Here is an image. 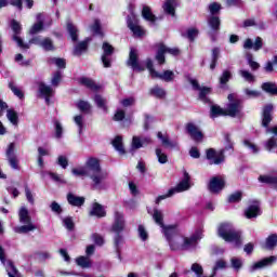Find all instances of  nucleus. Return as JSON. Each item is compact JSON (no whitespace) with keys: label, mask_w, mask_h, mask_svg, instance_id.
Segmentation results:
<instances>
[{"label":"nucleus","mask_w":277,"mask_h":277,"mask_svg":"<svg viewBox=\"0 0 277 277\" xmlns=\"http://www.w3.org/2000/svg\"><path fill=\"white\" fill-rule=\"evenodd\" d=\"M8 160L13 170H21V167L18 166V158L16 156H11Z\"/></svg>","instance_id":"774afa93"},{"label":"nucleus","mask_w":277,"mask_h":277,"mask_svg":"<svg viewBox=\"0 0 277 277\" xmlns=\"http://www.w3.org/2000/svg\"><path fill=\"white\" fill-rule=\"evenodd\" d=\"M157 137L161 141V144L164 148H175L176 150H179V142L170 141V137H168V135H163L162 132H158Z\"/></svg>","instance_id":"aec40b11"},{"label":"nucleus","mask_w":277,"mask_h":277,"mask_svg":"<svg viewBox=\"0 0 277 277\" xmlns=\"http://www.w3.org/2000/svg\"><path fill=\"white\" fill-rule=\"evenodd\" d=\"M94 103L96 104L98 109H103L105 113L109 111V108L107 107V98L103 97V95L95 94Z\"/></svg>","instance_id":"2f4dec72"},{"label":"nucleus","mask_w":277,"mask_h":277,"mask_svg":"<svg viewBox=\"0 0 277 277\" xmlns=\"http://www.w3.org/2000/svg\"><path fill=\"white\" fill-rule=\"evenodd\" d=\"M186 133L190 135L194 142H202V140H205V134H202V131H199L197 126L192 122L186 123Z\"/></svg>","instance_id":"4468645a"},{"label":"nucleus","mask_w":277,"mask_h":277,"mask_svg":"<svg viewBox=\"0 0 277 277\" xmlns=\"http://www.w3.org/2000/svg\"><path fill=\"white\" fill-rule=\"evenodd\" d=\"M276 256L275 255H271L268 258H264L258 262H255L252 266H251V272H256V269H263V267H269V265H274V263H276Z\"/></svg>","instance_id":"dca6fc26"},{"label":"nucleus","mask_w":277,"mask_h":277,"mask_svg":"<svg viewBox=\"0 0 277 277\" xmlns=\"http://www.w3.org/2000/svg\"><path fill=\"white\" fill-rule=\"evenodd\" d=\"M208 25L210 27V31L208 32L209 38L211 39V42L217 41V34H220V27L222 26V21L220 17L212 15L208 19Z\"/></svg>","instance_id":"9d476101"},{"label":"nucleus","mask_w":277,"mask_h":277,"mask_svg":"<svg viewBox=\"0 0 277 277\" xmlns=\"http://www.w3.org/2000/svg\"><path fill=\"white\" fill-rule=\"evenodd\" d=\"M6 118L11 122V124H14V127L18 126V113H16V110L8 109Z\"/></svg>","instance_id":"c03bdc74"},{"label":"nucleus","mask_w":277,"mask_h":277,"mask_svg":"<svg viewBox=\"0 0 277 277\" xmlns=\"http://www.w3.org/2000/svg\"><path fill=\"white\" fill-rule=\"evenodd\" d=\"M200 35L198 28L193 27L186 30V34H182L183 38H187L189 42H196V38Z\"/></svg>","instance_id":"473e14b6"},{"label":"nucleus","mask_w":277,"mask_h":277,"mask_svg":"<svg viewBox=\"0 0 277 277\" xmlns=\"http://www.w3.org/2000/svg\"><path fill=\"white\" fill-rule=\"evenodd\" d=\"M175 77L176 76L174 75V71L167 69V70H163L161 74L158 71L155 79H160L166 83H171V81H174Z\"/></svg>","instance_id":"bb28decb"},{"label":"nucleus","mask_w":277,"mask_h":277,"mask_svg":"<svg viewBox=\"0 0 277 277\" xmlns=\"http://www.w3.org/2000/svg\"><path fill=\"white\" fill-rule=\"evenodd\" d=\"M198 239H202V232L196 230L195 234L190 237L184 238L183 248H189V246H196Z\"/></svg>","instance_id":"5701e85b"},{"label":"nucleus","mask_w":277,"mask_h":277,"mask_svg":"<svg viewBox=\"0 0 277 277\" xmlns=\"http://www.w3.org/2000/svg\"><path fill=\"white\" fill-rule=\"evenodd\" d=\"M126 226L127 222L124 221V214H122L121 212H115V221L111 224L110 233L115 234L114 246L118 254H120V246L124 243V236L122 235V233H124Z\"/></svg>","instance_id":"f03ea898"},{"label":"nucleus","mask_w":277,"mask_h":277,"mask_svg":"<svg viewBox=\"0 0 277 277\" xmlns=\"http://www.w3.org/2000/svg\"><path fill=\"white\" fill-rule=\"evenodd\" d=\"M199 101L203 102L205 105H211L213 102H211V98H209V94L213 92V89L211 87H201L199 90Z\"/></svg>","instance_id":"412c9836"},{"label":"nucleus","mask_w":277,"mask_h":277,"mask_svg":"<svg viewBox=\"0 0 277 277\" xmlns=\"http://www.w3.org/2000/svg\"><path fill=\"white\" fill-rule=\"evenodd\" d=\"M232 267L236 269V272H239L241 267H243V262H241L238 258H232L230 260Z\"/></svg>","instance_id":"0e129e2a"},{"label":"nucleus","mask_w":277,"mask_h":277,"mask_svg":"<svg viewBox=\"0 0 277 277\" xmlns=\"http://www.w3.org/2000/svg\"><path fill=\"white\" fill-rule=\"evenodd\" d=\"M67 202L71 207H83V205H85V198L75 196V194H72V193H68L67 194Z\"/></svg>","instance_id":"4be33fe9"},{"label":"nucleus","mask_w":277,"mask_h":277,"mask_svg":"<svg viewBox=\"0 0 277 277\" xmlns=\"http://www.w3.org/2000/svg\"><path fill=\"white\" fill-rule=\"evenodd\" d=\"M67 31L72 40V42H77L79 40V29H77V26L72 24V22L67 23Z\"/></svg>","instance_id":"72a5a7b5"},{"label":"nucleus","mask_w":277,"mask_h":277,"mask_svg":"<svg viewBox=\"0 0 277 277\" xmlns=\"http://www.w3.org/2000/svg\"><path fill=\"white\" fill-rule=\"evenodd\" d=\"M10 27L13 31V36H21V32L23 31V26L18 23V21L12 19L10 23Z\"/></svg>","instance_id":"09e8293b"},{"label":"nucleus","mask_w":277,"mask_h":277,"mask_svg":"<svg viewBox=\"0 0 277 277\" xmlns=\"http://www.w3.org/2000/svg\"><path fill=\"white\" fill-rule=\"evenodd\" d=\"M137 230L140 239L143 241H148V232H146V227H144V225H138Z\"/></svg>","instance_id":"e2e57ef3"},{"label":"nucleus","mask_w":277,"mask_h":277,"mask_svg":"<svg viewBox=\"0 0 277 277\" xmlns=\"http://www.w3.org/2000/svg\"><path fill=\"white\" fill-rule=\"evenodd\" d=\"M216 235L227 243H235L238 247L242 243L241 232L235 229L233 224L228 222H222L219 224Z\"/></svg>","instance_id":"f257e3e1"},{"label":"nucleus","mask_w":277,"mask_h":277,"mask_svg":"<svg viewBox=\"0 0 277 277\" xmlns=\"http://www.w3.org/2000/svg\"><path fill=\"white\" fill-rule=\"evenodd\" d=\"M8 276L9 277H16L18 276V269L16 268V266L14 265V262H12V260L8 261Z\"/></svg>","instance_id":"603ef678"},{"label":"nucleus","mask_w":277,"mask_h":277,"mask_svg":"<svg viewBox=\"0 0 277 277\" xmlns=\"http://www.w3.org/2000/svg\"><path fill=\"white\" fill-rule=\"evenodd\" d=\"M220 10H222V4L217 2H212L209 4V12L212 14V16H215V14H219Z\"/></svg>","instance_id":"052dcab7"},{"label":"nucleus","mask_w":277,"mask_h":277,"mask_svg":"<svg viewBox=\"0 0 277 277\" xmlns=\"http://www.w3.org/2000/svg\"><path fill=\"white\" fill-rule=\"evenodd\" d=\"M156 156L158 158V161L162 164L168 161V155L163 154L161 148H156Z\"/></svg>","instance_id":"69168bd1"},{"label":"nucleus","mask_w":277,"mask_h":277,"mask_svg":"<svg viewBox=\"0 0 277 277\" xmlns=\"http://www.w3.org/2000/svg\"><path fill=\"white\" fill-rule=\"evenodd\" d=\"M261 213V201L259 200L253 201V203L248 206V208L245 210V216L247 217V220L259 217Z\"/></svg>","instance_id":"ddd939ff"},{"label":"nucleus","mask_w":277,"mask_h":277,"mask_svg":"<svg viewBox=\"0 0 277 277\" xmlns=\"http://www.w3.org/2000/svg\"><path fill=\"white\" fill-rule=\"evenodd\" d=\"M243 49H253V51H261V49H263V38L256 37L255 41H252V39L250 38L246 39L243 42Z\"/></svg>","instance_id":"a211bd4d"},{"label":"nucleus","mask_w":277,"mask_h":277,"mask_svg":"<svg viewBox=\"0 0 277 277\" xmlns=\"http://www.w3.org/2000/svg\"><path fill=\"white\" fill-rule=\"evenodd\" d=\"M102 56H101V61L102 64L105 68H111V55H114L116 49L114 48V45H111L109 42L104 41L102 44Z\"/></svg>","instance_id":"1a4fd4ad"},{"label":"nucleus","mask_w":277,"mask_h":277,"mask_svg":"<svg viewBox=\"0 0 277 277\" xmlns=\"http://www.w3.org/2000/svg\"><path fill=\"white\" fill-rule=\"evenodd\" d=\"M124 118H127V113L123 109H117L113 117V120L115 122H122Z\"/></svg>","instance_id":"bf43d9fd"},{"label":"nucleus","mask_w":277,"mask_h":277,"mask_svg":"<svg viewBox=\"0 0 277 277\" xmlns=\"http://www.w3.org/2000/svg\"><path fill=\"white\" fill-rule=\"evenodd\" d=\"M259 181L260 183H265L266 185H277V176L260 175Z\"/></svg>","instance_id":"de8ad7c7"},{"label":"nucleus","mask_w":277,"mask_h":277,"mask_svg":"<svg viewBox=\"0 0 277 277\" xmlns=\"http://www.w3.org/2000/svg\"><path fill=\"white\" fill-rule=\"evenodd\" d=\"M77 109L81 111L82 114H90V109H92V105H90L88 102L80 100L76 104Z\"/></svg>","instance_id":"a18cd8bd"},{"label":"nucleus","mask_w":277,"mask_h":277,"mask_svg":"<svg viewBox=\"0 0 277 277\" xmlns=\"http://www.w3.org/2000/svg\"><path fill=\"white\" fill-rule=\"evenodd\" d=\"M43 30H44V22L39 21L30 27L29 34L30 36H36V34H40V31H43Z\"/></svg>","instance_id":"49530a36"},{"label":"nucleus","mask_w":277,"mask_h":277,"mask_svg":"<svg viewBox=\"0 0 277 277\" xmlns=\"http://www.w3.org/2000/svg\"><path fill=\"white\" fill-rule=\"evenodd\" d=\"M261 120V127L266 129L267 133L277 135V126L269 128V124L274 121V104L268 103L262 107Z\"/></svg>","instance_id":"39448f33"},{"label":"nucleus","mask_w":277,"mask_h":277,"mask_svg":"<svg viewBox=\"0 0 277 277\" xmlns=\"http://www.w3.org/2000/svg\"><path fill=\"white\" fill-rule=\"evenodd\" d=\"M148 144H153V138L148 136H144V137L133 136L131 148L132 150H140V148H144V146H148Z\"/></svg>","instance_id":"2eb2a0df"},{"label":"nucleus","mask_w":277,"mask_h":277,"mask_svg":"<svg viewBox=\"0 0 277 277\" xmlns=\"http://www.w3.org/2000/svg\"><path fill=\"white\" fill-rule=\"evenodd\" d=\"M226 187V180L222 176H212L208 183V192L210 194H222L224 192V188Z\"/></svg>","instance_id":"6e6552de"},{"label":"nucleus","mask_w":277,"mask_h":277,"mask_svg":"<svg viewBox=\"0 0 277 277\" xmlns=\"http://www.w3.org/2000/svg\"><path fill=\"white\" fill-rule=\"evenodd\" d=\"M19 222L22 225L19 227H16L15 233H18L19 235H27V233H31V230H36V225H34V223H31V216L29 215V210H27V208L22 207L19 209Z\"/></svg>","instance_id":"423d86ee"},{"label":"nucleus","mask_w":277,"mask_h":277,"mask_svg":"<svg viewBox=\"0 0 277 277\" xmlns=\"http://www.w3.org/2000/svg\"><path fill=\"white\" fill-rule=\"evenodd\" d=\"M219 116H226V109L217 105H212L210 108V118H219Z\"/></svg>","instance_id":"4c0bfd02"},{"label":"nucleus","mask_w":277,"mask_h":277,"mask_svg":"<svg viewBox=\"0 0 277 277\" xmlns=\"http://www.w3.org/2000/svg\"><path fill=\"white\" fill-rule=\"evenodd\" d=\"M41 47L45 51H55V45L53 44V40H51V38H44L41 41Z\"/></svg>","instance_id":"864d4df0"},{"label":"nucleus","mask_w":277,"mask_h":277,"mask_svg":"<svg viewBox=\"0 0 277 277\" xmlns=\"http://www.w3.org/2000/svg\"><path fill=\"white\" fill-rule=\"evenodd\" d=\"M176 193H179V190H176L175 187L170 188L166 195H159L156 198V205H159V202H161V200H166V198H170V197L174 196V194H176Z\"/></svg>","instance_id":"5fc2aeb1"},{"label":"nucleus","mask_w":277,"mask_h":277,"mask_svg":"<svg viewBox=\"0 0 277 277\" xmlns=\"http://www.w3.org/2000/svg\"><path fill=\"white\" fill-rule=\"evenodd\" d=\"M162 228V234L164 235L167 241H172L176 235H179V224L164 225Z\"/></svg>","instance_id":"f3484780"},{"label":"nucleus","mask_w":277,"mask_h":277,"mask_svg":"<svg viewBox=\"0 0 277 277\" xmlns=\"http://www.w3.org/2000/svg\"><path fill=\"white\" fill-rule=\"evenodd\" d=\"M263 92L271 94V96H277V84L276 82H264L262 83Z\"/></svg>","instance_id":"7c9ffc66"},{"label":"nucleus","mask_w":277,"mask_h":277,"mask_svg":"<svg viewBox=\"0 0 277 277\" xmlns=\"http://www.w3.org/2000/svg\"><path fill=\"white\" fill-rule=\"evenodd\" d=\"M91 31L94 36H100V38H105V32H103V26H101V21L95 19L91 26Z\"/></svg>","instance_id":"c9c22d12"},{"label":"nucleus","mask_w":277,"mask_h":277,"mask_svg":"<svg viewBox=\"0 0 277 277\" xmlns=\"http://www.w3.org/2000/svg\"><path fill=\"white\" fill-rule=\"evenodd\" d=\"M90 215H93L95 217H106L107 216V211H105V208H103V205H101L98 202H94L92 205Z\"/></svg>","instance_id":"b1692460"},{"label":"nucleus","mask_w":277,"mask_h":277,"mask_svg":"<svg viewBox=\"0 0 277 277\" xmlns=\"http://www.w3.org/2000/svg\"><path fill=\"white\" fill-rule=\"evenodd\" d=\"M277 246V234H271L265 241L266 250H274Z\"/></svg>","instance_id":"37998d69"},{"label":"nucleus","mask_w":277,"mask_h":277,"mask_svg":"<svg viewBox=\"0 0 277 277\" xmlns=\"http://www.w3.org/2000/svg\"><path fill=\"white\" fill-rule=\"evenodd\" d=\"M9 88L13 92V94L17 96V98H25V93H23L21 89L14 85V82H10Z\"/></svg>","instance_id":"13d9d810"},{"label":"nucleus","mask_w":277,"mask_h":277,"mask_svg":"<svg viewBox=\"0 0 277 277\" xmlns=\"http://www.w3.org/2000/svg\"><path fill=\"white\" fill-rule=\"evenodd\" d=\"M153 220L157 226H160V228L166 226V223L163 222V212L160 210L154 209Z\"/></svg>","instance_id":"e433bc0d"},{"label":"nucleus","mask_w":277,"mask_h":277,"mask_svg":"<svg viewBox=\"0 0 277 277\" xmlns=\"http://www.w3.org/2000/svg\"><path fill=\"white\" fill-rule=\"evenodd\" d=\"M225 140V148L216 151L214 148H209L206 150V159L208 161H213L214 166H220L226 161V150H235V146L233 141L230 140V134L226 133L224 136Z\"/></svg>","instance_id":"7ed1b4c3"},{"label":"nucleus","mask_w":277,"mask_h":277,"mask_svg":"<svg viewBox=\"0 0 277 277\" xmlns=\"http://www.w3.org/2000/svg\"><path fill=\"white\" fill-rule=\"evenodd\" d=\"M39 92L41 96H51L53 94V89L49 85H45L44 82H40Z\"/></svg>","instance_id":"3c124183"},{"label":"nucleus","mask_w":277,"mask_h":277,"mask_svg":"<svg viewBox=\"0 0 277 277\" xmlns=\"http://www.w3.org/2000/svg\"><path fill=\"white\" fill-rule=\"evenodd\" d=\"M247 62L251 68V70H259L261 68V64L254 61V56L252 54H247Z\"/></svg>","instance_id":"6e6d98bb"},{"label":"nucleus","mask_w":277,"mask_h":277,"mask_svg":"<svg viewBox=\"0 0 277 277\" xmlns=\"http://www.w3.org/2000/svg\"><path fill=\"white\" fill-rule=\"evenodd\" d=\"M242 198H243V193L241 190H237L228 196L227 202L229 205H235L237 202H241Z\"/></svg>","instance_id":"ea45409f"},{"label":"nucleus","mask_w":277,"mask_h":277,"mask_svg":"<svg viewBox=\"0 0 277 277\" xmlns=\"http://www.w3.org/2000/svg\"><path fill=\"white\" fill-rule=\"evenodd\" d=\"M12 41L13 42H17V45L21 48V49H29V44L28 43H25L23 41V38H21L18 35H13L12 36Z\"/></svg>","instance_id":"680f3d73"},{"label":"nucleus","mask_w":277,"mask_h":277,"mask_svg":"<svg viewBox=\"0 0 277 277\" xmlns=\"http://www.w3.org/2000/svg\"><path fill=\"white\" fill-rule=\"evenodd\" d=\"M230 79H233V74L230 72V70L226 69L222 72L219 81L221 85H226V83H228Z\"/></svg>","instance_id":"8fccbe9b"},{"label":"nucleus","mask_w":277,"mask_h":277,"mask_svg":"<svg viewBox=\"0 0 277 277\" xmlns=\"http://www.w3.org/2000/svg\"><path fill=\"white\" fill-rule=\"evenodd\" d=\"M128 66L132 68V70L136 72H144L146 70V67L144 65L140 64V56L137 55V50L131 49L129 53L128 58Z\"/></svg>","instance_id":"9b49d317"},{"label":"nucleus","mask_w":277,"mask_h":277,"mask_svg":"<svg viewBox=\"0 0 277 277\" xmlns=\"http://www.w3.org/2000/svg\"><path fill=\"white\" fill-rule=\"evenodd\" d=\"M80 85H84V88H88L89 90H93V92H97V90H101V87L97 85L94 80L88 77H81L79 78Z\"/></svg>","instance_id":"a878e982"},{"label":"nucleus","mask_w":277,"mask_h":277,"mask_svg":"<svg viewBox=\"0 0 277 277\" xmlns=\"http://www.w3.org/2000/svg\"><path fill=\"white\" fill-rule=\"evenodd\" d=\"M146 68H147V70H149V75H150L151 79H156L157 74L159 71L155 70V66L153 64V60L151 58H147L146 60Z\"/></svg>","instance_id":"4d7b16f0"},{"label":"nucleus","mask_w":277,"mask_h":277,"mask_svg":"<svg viewBox=\"0 0 277 277\" xmlns=\"http://www.w3.org/2000/svg\"><path fill=\"white\" fill-rule=\"evenodd\" d=\"M150 96H155V98H166V90L161 89L159 85H155L149 90Z\"/></svg>","instance_id":"79ce46f5"},{"label":"nucleus","mask_w":277,"mask_h":277,"mask_svg":"<svg viewBox=\"0 0 277 277\" xmlns=\"http://www.w3.org/2000/svg\"><path fill=\"white\" fill-rule=\"evenodd\" d=\"M241 109H243V102L241 100H236L235 102L227 104L225 115L229 116V118H236V116L241 114Z\"/></svg>","instance_id":"f8f14e48"},{"label":"nucleus","mask_w":277,"mask_h":277,"mask_svg":"<svg viewBox=\"0 0 277 277\" xmlns=\"http://www.w3.org/2000/svg\"><path fill=\"white\" fill-rule=\"evenodd\" d=\"M162 8L168 16H176V0H167Z\"/></svg>","instance_id":"393cba45"},{"label":"nucleus","mask_w":277,"mask_h":277,"mask_svg":"<svg viewBox=\"0 0 277 277\" xmlns=\"http://www.w3.org/2000/svg\"><path fill=\"white\" fill-rule=\"evenodd\" d=\"M127 25L129 29L134 34V36H138V37L144 36V29H142L141 26L135 25L132 16H128Z\"/></svg>","instance_id":"cd10ccee"},{"label":"nucleus","mask_w":277,"mask_h":277,"mask_svg":"<svg viewBox=\"0 0 277 277\" xmlns=\"http://www.w3.org/2000/svg\"><path fill=\"white\" fill-rule=\"evenodd\" d=\"M166 53L179 57V55H181V50L179 48H168L163 42L158 43L155 60L159 66L166 64Z\"/></svg>","instance_id":"0eeeda50"},{"label":"nucleus","mask_w":277,"mask_h":277,"mask_svg":"<svg viewBox=\"0 0 277 277\" xmlns=\"http://www.w3.org/2000/svg\"><path fill=\"white\" fill-rule=\"evenodd\" d=\"M85 168L93 174L90 176V179L93 181V187H98L101 183H103V180L105 179V175H103V170L101 168V160L95 157L88 158L85 162Z\"/></svg>","instance_id":"20e7f679"},{"label":"nucleus","mask_w":277,"mask_h":277,"mask_svg":"<svg viewBox=\"0 0 277 277\" xmlns=\"http://www.w3.org/2000/svg\"><path fill=\"white\" fill-rule=\"evenodd\" d=\"M190 176L189 173H187V171L184 172V181L180 182L175 189L177 190V193L181 192H187V189H189V181H190Z\"/></svg>","instance_id":"c756f323"},{"label":"nucleus","mask_w":277,"mask_h":277,"mask_svg":"<svg viewBox=\"0 0 277 277\" xmlns=\"http://www.w3.org/2000/svg\"><path fill=\"white\" fill-rule=\"evenodd\" d=\"M120 105L123 107H133L135 105V97L130 96L120 101Z\"/></svg>","instance_id":"338daca9"},{"label":"nucleus","mask_w":277,"mask_h":277,"mask_svg":"<svg viewBox=\"0 0 277 277\" xmlns=\"http://www.w3.org/2000/svg\"><path fill=\"white\" fill-rule=\"evenodd\" d=\"M142 16L145 21H149L150 23H155V21H157V17L153 14L150 6H143Z\"/></svg>","instance_id":"58836bf2"},{"label":"nucleus","mask_w":277,"mask_h":277,"mask_svg":"<svg viewBox=\"0 0 277 277\" xmlns=\"http://www.w3.org/2000/svg\"><path fill=\"white\" fill-rule=\"evenodd\" d=\"M220 48L215 47L212 49V56L210 63V70H214L217 67V62L220 60Z\"/></svg>","instance_id":"f704fd0d"},{"label":"nucleus","mask_w":277,"mask_h":277,"mask_svg":"<svg viewBox=\"0 0 277 277\" xmlns=\"http://www.w3.org/2000/svg\"><path fill=\"white\" fill-rule=\"evenodd\" d=\"M115 150H118L119 155H127V149H124V144L122 143V136L117 135L111 142Z\"/></svg>","instance_id":"c85d7f7f"},{"label":"nucleus","mask_w":277,"mask_h":277,"mask_svg":"<svg viewBox=\"0 0 277 277\" xmlns=\"http://www.w3.org/2000/svg\"><path fill=\"white\" fill-rule=\"evenodd\" d=\"M91 40L92 39L88 37L83 41H80L78 44H76L72 51V55L76 57H81V55L88 51V44H90Z\"/></svg>","instance_id":"6ab92c4d"},{"label":"nucleus","mask_w":277,"mask_h":277,"mask_svg":"<svg viewBox=\"0 0 277 277\" xmlns=\"http://www.w3.org/2000/svg\"><path fill=\"white\" fill-rule=\"evenodd\" d=\"M76 263L79 267H82V269L92 267V262L88 256L80 255L79 258L76 259Z\"/></svg>","instance_id":"a19ab883"}]
</instances>
